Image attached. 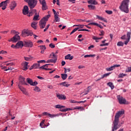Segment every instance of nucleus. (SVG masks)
I'll return each instance as SVG.
<instances>
[{
	"label": "nucleus",
	"instance_id": "nucleus-9",
	"mask_svg": "<svg viewBox=\"0 0 131 131\" xmlns=\"http://www.w3.org/2000/svg\"><path fill=\"white\" fill-rule=\"evenodd\" d=\"M43 115H46V116H49V117H50V118H54V117H57V116H59V114H51L50 113H48V112H43L42 113Z\"/></svg>",
	"mask_w": 131,
	"mask_h": 131
},
{
	"label": "nucleus",
	"instance_id": "nucleus-32",
	"mask_svg": "<svg viewBox=\"0 0 131 131\" xmlns=\"http://www.w3.org/2000/svg\"><path fill=\"white\" fill-rule=\"evenodd\" d=\"M124 76H126V74H123V73H121V74H119V75L118 76V78H123V77H124Z\"/></svg>",
	"mask_w": 131,
	"mask_h": 131
},
{
	"label": "nucleus",
	"instance_id": "nucleus-8",
	"mask_svg": "<svg viewBox=\"0 0 131 131\" xmlns=\"http://www.w3.org/2000/svg\"><path fill=\"white\" fill-rule=\"evenodd\" d=\"M18 40H20V36L18 35V34H16L12 38H11L10 40H9L8 41L10 42L11 41L16 42Z\"/></svg>",
	"mask_w": 131,
	"mask_h": 131
},
{
	"label": "nucleus",
	"instance_id": "nucleus-51",
	"mask_svg": "<svg viewBox=\"0 0 131 131\" xmlns=\"http://www.w3.org/2000/svg\"><path fill=\"white\" fill-rule=\"evenodd\" d=\"M6 4V5H8V4H10V0H6L5 1L2 2V4Z\"/></svg>",
	"mask_w": 131,
	"mask_h": 131
},
{
	"label": "nucleus",
	"instance_id": "nucleus-49",
	"mask_svg": "<svg viewBox=\"0 0 131 131\" xmlns=\"http://www.w3.org/2000/svg\"><path fill=\"white\" fill-rule=\"evenodd\" d=\"M39 48H40L41 50H42L43 51H45L47 49L45 46H39Z\"/></svg>",
	"mask_w": 131,
	"mask_h": 131
},
{
	"label": "nucleus",
	"instance_id": "nucleus-44",
	"mask_svg": "<svg viewBox=\"0 0 131 131\" xmlns=\"http://www.w3.org/2000/svg\"><path fill=\"white\" fill-rule=\"evenodd\" d=\"M90 89V86H88L87 90L84 92V95H88L89 94V92H90V89Z\"/></svg>",
	"mask_w": 131,
	"mask_h": 131
},
{
	"label": "nucleus",
	"instance_id": "nucleus-27",
	"mask_svg": "<svg viewBox=\"0 0 131 131\" xmlns=\"http://www.w3.org/2000/svg\"><path fill=\"white\" fill-rule=\"evenodd\" d=\"M106 42V40H104L102 41V42L103 43V44H101L100 45V47H105V46H109V43H105V42Z\"/></svg>",
	"mask_w": 131,
	"mask_h": 131
},
{
	"label": "nucleus",
	"instance_id": "nucleus-42",
	"mask_svg": "<svg viewBox=\"0 0 131 131\" xmlns=\"http://www.w3.org/2000/svg\"><path fill=\"white\" fill-rule=\"evenodd\" d=\"M105 13L108 15H112V14H113V12L111 10H106Z\"/></svg>",
	"mask_w": 131,
	"mask_h": 131
},
{
	"label": "nucleus",
	"instance_id": "nucleus-57",
	"mask_svg": "<svg viewBox=\"0 0 131 131\" xmlns=\"http://www.w3.org/2000/svg\"><path fill=\"white\" fill-rule=\"evenodd\" d=\"M105 32H104V31H101V33L99 34V35H100V36H103Z\"/></svg>",
	"mask_w": 131,
	"mask_h": 131
},
{
	"label": "nucleus",
	"instance_id": "nucleus-58",
	"mask_svg": "<svg viewBox=\"0 0 131 131\" xmlns=\"http://www.w3.org/2000/svg\"><path fill=\"white\" fill-rule=\"evenodd\" d=\"M47 88H48V89H50V90H52V89H53V85H48V86H47Z\"/></svg>",
	"mask_w": 131,
	"mask_h": 131
},
{
	"label": "nucleus",
	"instance_id": "nucleus-43",
	"mask_svg": "<svg viewBox=\"0 0 131 131\" xmlns=\"http://www.w3.org/2000/svg\"><path fill=\"white\" fill-rule=\"evenodd\" d=\"M90 57H96V55H85L84 58H90Z\"/></svg>",
	"mask_w": 131,
	"mask_h": 131
},
{
	"label": "nucleus",
	"instance_id": "nucleus-41",
	"mask_svg": "<svg viewBox=\"0 0 131 131\" xmlns=\"http://www.w3.org/2000/svg\"><path fill=\"white\" fill-rule=\"evenodd\" d=\"M78 29H79V28H75L74 30H73V31L71 32L70 33V35H71L72 34H73V33H74V32H76V31H77V30H78Z\"/></svg>",
	"mask_w": 131,
	"mask_h": 131
},
{
	"label": "nucleus",
	"instance_id": "nucleus-59",
	"mask_svg": "<svg viewBox=\"0 0 131 131\" xmlns=\"http://www.w3.org/2000/svg\"><path fill=\"white\" fill-rule=\"evenodd\" d=\"M77 22H85V19H77Z\"/></svg>",
	"mask_w": 131,
	"mask_h": 131
},
{
	"label": "nucleus",
	"instance_id": "nucleus-6",
	"mask_svg": "<svg viewBox=\"0 0 131 131\" xmlns=\"http://www.w3.org/2000/svg\"><path fill=\"white\" fill-rule=\"evenodd\" d=\"M117 99L118 100L119 104L121 105H127L128 104V102L126 101V99L125 98H123L122 96L118 95L117 96Z\"/></svg>",
	"mask_w": 131,
	"mask_h": 131
},
{
	"label": "nucleus",
	"instance_id": "nucleus-40",
	"mask_svg": "<svg viewBox=\"0 0 131 131\" xmlns=\"http://www.w3.org/2000/svg\"><path fill=\"white\" fill-rule=\"evenodd\" d=\"M123 45H124V43L122 41H119L117 43L118 47H123Z\"/></svg>",
	"mask_w": 131,
	"mask_h": 131
},
{
	"label": "nucleus",
	"instance_id": "nucleus-29",
	"mask_svg": "<svg viewBox=\"0 0 131 131\" xmlns=\"http://www.w3.org/2000/svg\"><path fill=\"white\" fill-rule=\"evenodd\" d=\"M107 85L111 88L112 90H113L114 89V85L113 84V83L110 82L107 83Z\"/></svg>",
	"mask_w": 131,
	"mask_h": 131
},
{
	"label": "nucleus",
	"instance_id": "nucleus-25",
	"mask_svg": "<svg viewBox=\"0 0 131 131\" xmlns=\"http://www.w3.org/2000/svg\"><path fill=\"white\" fill-rule=\"evenodd\" d=\"M66 60H72L73 59V56H71V54H68L65 56Z\"/></svg>",
	"mask_w": 131,
	"mask_h": 131
},
{
	"label": "nucleus",
	"instance_id": "nucleus-55",
	"mask_svg": "<svg viewBox=\"0 0 131 131\" xmlns=\"http://www.w3.org/2000/svg\"><path fill=\"white\" fill-rule=\"evenodd\" d=\"M49 47L51 48V49H54V48H55V45L51 43L49 45Z\"/></svg>",
	"mask_w": 131,
	"mask_h": 131
},
{
	"label": "nucleus",
	"instance_id": "nucleus-7",
	"mask_svg": "<svg viewBox=\"0 0 131 131\" xmlns=\"http://www.w3.org/2000/svg\"><path fill=\"white\" fill-rule=\"evenodd\" d=\"M24 46L27 48H32L33 47V42L31 40L25 41Z\"/></svg>",
	"mask_w": 131,
	"mask_h": 131
},
{
	"label": "nucleus",
	"instance_id": "nucleus-60",
	"mask_svg": "<svg viewBox=\"0 0 131 131\" xmlns=\"http://www.w3.org/2000/svg\"><path fill=\"white\" fill-rule=\"evenodd\" d=\"M70 103H72L73 104H75V103H77V101H76L74 100H71L70 101Z\"/></svg>",
	"mask_w": 131,
	"mask_h": 131
},
{
	"label": "nucleus",
	"instance_id": "nucleus-36",
	"mask_svg": "<svg viewBox=\"0 0 131 131\" xmlns=\"http://www.w3.org/2000/svg\"><path fill=\"white\" fill-rule=\"evenodd\" d=\"M34 69H37V68H39V66H40V64L39 63H34L33 64Z\"/></svg>",
	"mask_w": 131,
	"mask_h": 131
},
{
	"label": "nucleus",
	"instance_id": "nucleus-5",
	"mask_svg": "<svg viewBox=\"0 0 131 131\" xmlns=\"http://www.w3.org/2000/svg\"><path fill=\"white\" fill-rule=\"evenodd\" d=\"M130 35H131V32H127V36L125 35H124L121 37V39H126V40L124 41V43L126 46L128 43V42H129V40H130Z\"/></svg>",
	"mask_w": 131,
	"mask_h": 131
},
{
	"label": "nucleus",
	"instance_id": "nucleus-56",
	"mask_svg": "<svg viewBox=\"0 0 131 131\" xmlns=\"http://www.w3.org/2000/svg\"><path fill=\"white\" fill-rule=\"evenodd\" d=\"M37 63H47V62H46V60H38L37 61Z\"/></svg>",
	"mask_w": 131,
	"mask_h": 131
},
{
	"label": "nucleus",
	"instance_id": "nucleus-10",
	"mask_svg": "<svg viewBox=\"0 0 131 131\" xmlns=\"http://www.w3.org/2000/svg\"><path fill=\"white\" fill-rule=\"evenodd\" d=\"M23 14L24 15H29V8H28V6H25L23 9Z\"/></svg>",
	"mask_w": 131,
	"mask_h": 131
},
{
	"label": "nucleus",
	"instance_id": "nucleus-19",
	"mask_svg": "<svg viewBox=\"0 0 131 131\" xmlns=\"http://www.w3.org/2000/svg\"><path fill=\"white\" fill-rule=\"evenodd\" d=\"M28 64H29V62H28L25 61L24 62L23 70H24V71H26V70H27V69H28V68H27L28 66Z\"/></svg>",
	"mask_w": 131,
	"mask_h": 131
},
{
	"label": "nucleus",
	"instance_id": "nucleus-11",
	"mask_svg": "<svg viewBox=\"0 0 131 131\" xmlns=\"http://www.w3.org/2000/svg\"><path fill=\"white\" fill-rule=\"evenodd\" d=\"M18 88L19 90L22 92L23 94L26 95V96H29V93L27 91H26V89L23 88L22 86L18 85Z\"/></svg>",
	"mask_w": 131,
	"mask_h": 131
},
{
	"label": "nucleus",
	"instance_id": "nucleus-37",
	"mask_svg": "<svg viewBox=\"0 0 131 131\" xmlns=\"http://www.w3.org/2000/svg\"><path fill=\"white\" fill-rule=\"evenodd\" d=\"M110 74H111V73H107L106 74H104L101 76V78L103 79V78H105V77H107V76H109Z\"/></svg>",
	"mask_w": 131,
	"mask_h": 131
},
{
	"label": "nucleus",
	"instance_id": "nucleus-23",
	"mask_svg": "<svg viewBox=\"0 0 131 131\" xmlns=\"http://www.w3.org/2000/svg\"><path fill=\"white\" fill-rule=\"evenodd\" d=\"M96 17L97 19H99V20H101V21H103L104 22L107 23V19H106V18H104L103 17L100 16L99 15H96Z\"/></svg>",
	"mask_w": 131,
	"mask_h": 131
},
{
	"label": "nucleus",
	"instance_id": "nucleus-28",
	"mask_svg": "<svg viewBox=\"0 0 131 131\" xmlns=\"http://www.w3.org/2000/svg\"><path fill=\"white\" fill-rule=\"evenodd\" d=\"M27 81L29 84H30V85H32V83H33L32 79H30V78H27Z\"/></svg>",
	"mask_w": 131,
	"mask_h": 131
},
{
	"label": "nucleus",
	"instance_id": "nucleus-53",
	"mask_svg": "<svg viewBox=\"0 0 131 131\" xmlns=\"http://www.w3.org/2000/svg\"><path fill=\"white\" fill-rule=\"evenodd\" d=\"M1 69H3V70H5V71H6V70L8 69H7V67L3 66H1Z\"/></svg>",
	"mask_w": 131,
	"mask_h": 131
},
{
	"label": "nucleus",
	"instance_id": "nucleus-1",
	"mask_svg": "<svg viewBox=\"0 0 131 131\" xmlns=\"http://www.w3.org/2000/svg\"><path fill=\"white\" fill-rule=\"evenodd\" d=\"M122 114H124V111H119L116 114L114 121L113 122L112 127V131L117 130V129L120 127V125H118V123H119V117H120V116L122 115Z\"/></svg>",
	"mask_w": 131,
	"mask_h": 131
},
{
	"label": "nucleus",
	"instance_id": "nucleus-46",
	"mask_svg": "<svg viewBox=\"0 0 131 131\" xmlns=\"http://www.w3.org/2000/svg\"><path fill=\"white\" fill-rule=\"evenodd\" d=\"M88 25H95V26H98L99 24L97 23H89Z\"/></svg>",
	"mask_w": 131,
	"mask_h": 131
},
{
	"label": "nucleus",
	"instance_id": "nucleus-47",
	"mask_svg": "<svg viewBox=\"0 0 131 131\" xmlns=\"http://www.w3.org/2000/svg\"><path fill=\"white\" fill-rule=\"evenodd\" d=\"M34 91H35V92H40V89L38 86H36L35 89H34Z\"/></svg>",
	"mask_w": 131,
	"mask_h": 131
},
{
	"label": "nucleus",
	"instance_id": "nucleus-63",
	"mask_svg": "<svg viewBox=\"0 0 131 131\" xmlns=\"http://www.w3.org/2000/svg\"><path fill=\"white\" fill-rule=\"evenodd\" d=\"M31 27L34 28V29H36V26L35 25L31 24Z\"/></svg>",
	"mask_w": 131,
	"mask_h": 131
},
{
	"label": "nucleus",
	"instance_id": "nucleus-54",
	"mask_svg": "<svg viewBox=\"0 0 131 131\" xmlns=\"http://www.w3.org/2000/svg\"><path fill=\"white\" fill-rule=\"evenodd\" d=\"M24 59L26 61H30L31 57H24Z\"/></svg>",
	"mask_w": 131,
	"mask_h": 131
},
{
	"label": "nucleus",
	"instance_id": "nucleus-17",
	"mask_svg": "<svg viewBox=\"0 0 131 131\" xmlns=\"http://www.w3.org/2000/svg\"><path fill=\"white\" fill-rule=\"evenodd\" d=\"M17 7V3L15 1H13L10 4V9L13 10H15V8Z\"/></svg>",
	"mask_w": 131,
	"mask_h": 131
},
{
	"label": "nucleus",
	"instance_id": "nucleus-48",
	"mask_svg": "<svg viewBox=\"0 0 131 131\" xmlns=\"http://www.w3.org/2000/svg\"><path fill=\"white\" fill-rule=\"evenodd\" d=\"M102 38H103V37H98L96 36H94L93 37V39H102Z\"/></svg>",
	"mask_w": 131,
	"mask_h": 131
},
{
	"label": "nucleus",
	"instance_id": "nucleus-64",
	"mask_svg": "<svg viewBox=\"0 0 131 131\" xmlns=\"http://www.w3.org/2000/svg\"><path fill=\"white\" fill-rule=\"evenodd\" d=\"M11 48H13V49H17V45H14L13 44L11 45Z\"/></svg>",
	"mask_w": 131,
	"mask_h": 131
},
{
	"label": "nucleus",
	"instance_id": "nucleus-35",
	"mask_svg": "<svg viewBox=\"0 0 131 131\" xmlns=\"http://www.w3.org/2000/svg\"><path fill=\"white\" fill-rule=\"evenodd\" d=\"M115 68L114 66H111L110 68H107L106 69V71H112V70H114Z\"/></svg>",
	"mask_w": 131,
	"mask_h": 131
},
{
	"label": "nucleus",
	"instance_id": "nucleus-4",
	"mask_svg": "<svg viewBox=\"0 0 131 131\" xmlns=\"http://www.w3.org/2000/svg\"><path fill=\"white\" fill-rule=\"evenodd\" d=\"M27 3L30 9H34L37 5V0H25Z\"/></svg>",
	"mask_w": 131,
	"mask_h": 131
},
{
	"label": "nucleus",
	"instance_id": "nucleus-26",
	"mask_svg": "<svg viewBox=\"0 0 131 131\" xmlns=\"http://www.w3.org/2000/svg\"><path fill=\"white\" fill-rule=\"evenodd\" d=\"M54 19H55V22H60V18H59L58 14H55L54 15Z\"/></svg>",
	"mask_w": 131,
	"mask_h": 131
},
{
	"label": "nucleus",
	"instance_id": "nucleus-12",
	"mask_svg": "<svg viewBox=\"0 0 131 131\" xmlns=\"http://www.w3.org/2000/svg\"><path fill=\"white\" fill-rule=\"evenodd\" d=\"M56 97L58 98L59 100H66V96L63 95V94H56Z\"/></svg>",
	"mask_w": 131,
	"mask_h": 131
},
{
	"label": "nucleus",
	"instance_id": "nucleus-24",
	"mask_svg": "<svg viewBox=\"0 0 131 131\" xmlns=\"http://www.w3.org/2000/svg\"><path fill=\"white\" fill-rule=\"evenodd\" d=\"M60 85H62V86H66V88H68V86H70V84L67 83V82H63L60 83Z\"/></svg>",
	"mask_w": 131,
	"mask_h": 131
},
{
	"label": "nucleus",
	"instance_id": "nucleus-2",
	"mask_svg": "<svg viewBox=\"0 0 131 131\" xmlns=\"http://www.w3.org/2000/svg\"><path fill=\"white\" fill-rule=\"evenodd\" d=\"M128 3H129V0H123L121 5L119 7V9L121 12H124L127 14L129 10H128Z\"/></svg>",
	"mask_w": 131,
	"mask_h": 131
},
{
	"label": "nucleus",
	"instance_id": "nucleus-16",
	"mask_svg": "<svg viewBox=\"0 0 131 131\" xmlns=\"http://www.w3.org/2000/svg\"><path fill=\"white\" fill-rule=\"evenodd\" d=\"M36 9H33V8L31 9V11H29V14H28V17L32 16L33 14H35V15H37V13H36Z\"/></svg>",
	"mask_w": 131,
	"mask_h": 131
},
{
	"label": "nucleus",
	"instance_id": "nucleus-20",
	"mask_svg": "<svg viewBox=\"0 0 131 131\" xmlns=\"http://www.w3.org/2000/svg\"><path fill=\"white\" fill-rule=\"evenodd\" d=\"M8 6V5H7L6 4H5V3L1 2L0 3V8L2 7V10H6L7 9V6Z\"/></svg>",
	"mask_w": 131,
	"mask_h": 131
},
{
	"label": "nucleus",
	"instance_id": "nucleus-34",
	"mask_svg": "<svg viewBox=\"0 0 131 131\" xmlns=\"http://www.w3.org/2000/svg\"><path fill=\"white\" fill-rule=\"evenodd\" d=\"M84 26V25H75L73 26L74 27H78L77 28H83V27Z\"/></svg>",
	"mask_w": 131,
	"mask_h": 131
},
{
	"label": "nucleus",
	"instance_id": "nucleus-38",
	"mask_svg": "<svg viewBox=\"0 0 131 131\" xmlns=\"http://www.w3.org/2000/svg\"><path fill=\"white\" fill-rule=\"evenodd\" d=\"M88 7L89 8L90 10H95V9H96V6L92 5H88Z\"/></svg>",
	"mask_w": 131,
	"mask_h": 131
},
{
	"label": "nucleus",
	"instance_id": "nucleus-18",
	"mask_svg": "<svg viewBox=\"0 0 131 131\" xmlns=\"http://www.w3.org/2000/svg\"><path fill=\"white\" fill-rule=\"evenodd\" d=\"M16 48L17 49H19V48H23L24 46V44L23 43V41H19L18 43L16 44Z\"/></svg>",
	"mask_w": 131,
	"mask_h": 131
},
{
	"label": "nucleus",
	"instance_id": "nucleus-30",
	"mask_svg": "<svg viewBox=\"0 0 131 131\" xmlns=\"http://www.w3.org/2000/svg\"><path fill=\"white\" fill-rule=\"evenodd\" d=\"M49 65H51L50 64H46L41 67H40L39 68V69H43L44 70H46V69H47V68L46 67H48V66H49Z\"/></svg>",
	"mask_w": 131,
	"mask_h": 131
},
{
	"label": "nucleus",
	"instance_id": "nucleus-13",
	"mask_svg": "<svg viewBox=\"0 0 131 131\" xmlns=\"http://www.w3.org/2000/svg\"><path fill=\"white\" fill-rule=\"evenodd\" d=\"M41 5H42V10L43 11H46V10H48V6H47V3L46 1H42V2L40 3Z\"/></svg>",
	"mask_w": 131,
	"mask_h": 131
},
{
	"label": "nucleus",
	"instance_id": "nucleus-21",
	"mask_svg": "<svg viewBox=\"0 0 131 131\" xmlns=\"http://www.w3.org/2000/svg\"><path fill=\"white\" fill-rule=\"evenodd\" d=\"M88 3L91 5H98V2L96 0H89Z\"/></svg>",
	"mask_w": 131,
	"mask_h": 131
},
{
	"label": "nucleus",
	"instance_id": "nucleus-3",
	"mask_svg": "<svg viewBox=\"0 0 131 131\" xmlns=\"http://www.w3.org/2000/svg\"><path fill=\"white\" fill-rule=\"evenodd\" d=\"M51 17V15L49 14L47 16L44 17L39 21V26L40 28H45L46 27V24H47V21L49 20V18Z\"/></svg>",
	"mask_w": 131,
	"mask_h": 131
},
{
	"label": "nucleus",
	"instance_id": "nucleus-22",
	"mask_svg": "<svg viewBox=\"0 0 131 131\" xmlns=\"http://www.w3.org/2000/svg\"><path fill=\"white\" fill-rule=\"evenodd\" d=\"M55 59H48L46 63H55L57 61V57H55L54 58Z\"/></svg>",
	"mask_w": 131,
	"mask_h": 131
},
{
	"label": "nucleus",
	"instance_id": "nucleus-45",
	"mask_svg": "<svg viewBox=\"0 0 131 131\" xmlns=\"http://www.w3.org/2000/svg\"><path fill=\"white\" fill-rule=\"evenodd\" d=\"M88 25H95V26H98L99 24L97 23H89Z\"/></svg>",
	"mask_w": 131,
	"mask_h": 131
},
{
	"label": "nucleus",
	"instance_id": "nucleus-15",
	"mask_svg": "<svg viewBox=\"0 0 131 131\" xmlns=\"http://www.w3.org/2000/svg\"><path fill=\"white\" fill-rule=\"evenodd\" d=\"M19 82H20L21 84H23L24 85H28V84L25 81V78L23 77H20Z\"/></svg>",
	"mask_w": 131,
	"mask_h": 131
},
{
	"label": "nucleus",
	"instance_id": "nucleus-39",
	"mask_svg": "<svg viewBox=\"0 0 131 131\" xmlns=\"http://www.w3.org/2000/svg\"><path fill=\"white\" fill-rule=\"evenodd\" d=\"M38 17H39V15L35 14L33 17V20H34V21H37V20H38Z\"/></svg>",
	"mask_w": 131,
	"mask_h": 131
},
{
	"label": "nucleus",
	"instance_id": "nucleus-52",
	"mask_svg": "<svg viewBox=\"0 0 131 131\" xmlns=\"http://www.w3.org/2000/svg\"><path fill=\"white\" fill-rule=\"evenodd\" d=\"M37 84H38V83L37 81H35V82H33L32 85L33 86H35L36 85H37Z\"/></svg>",
	"mask_w": 131,
	"mask_h": 131
},
{
	"label": "nucleus",
	"instance_id": "nucleus-14",
	"mask_svg": "<svg viewBox=\"0 0 131 131\" xmlns=\"http://www.w3.org/2000/svg\"><path fill=\"white\" fill-rule=\"evenodd\" d=\"M23 33H24V34H27V36H32V35H33V33L29 30H25Z\"/></svg>",
	"mask_w": 131,
	"mask_h": 131
},
{
	"label": "nucleus",
	"instance_id": "nucleus-31",
	"mask_svg": "<svg viewBox=\"0 0 131 131\" xmlns=\"http://www.w3.org/2000/svg\"><path fill=\"white\" fill-rule=\"evenodd\" d=\"M61 78L63 80H65L67 78V74H61Z\"/></svg>",
	"mask_w": 131,
	"mask_h": 131
},
{
	"label": "nucleus",
	"instance_id": "nucleus-33",
	"mask_svg": "<svg viewBox=\"0 0 131 131\" xmlns=\"http://www.w3.org/2000/svg\"><path fill=\"white\" fill-rule=\"evenodd\" d=\"M55 107L56 109H62V108L65 107V106H64L63 105H59V104H57V105H55Z\"/></svg>",
	"mask_w": 131,
	"mask_h": 131
},
{
	"label": "nucleus",
	"instance_id": "nucleus-50",
	"mask_svg": "<svg viewBox=\"0 0 131 131\" xmlns=\"http://www.w3.org/2000/svg\"><path fill=\"white\" fill-rule=\"evenodd\" d=\"M11 34H15L16 33H17L16 34H19V32H16V31L13 30L11 31Z\"/></svg>",
	"mask_w": 131,
	"mask_h": 131
},
{
	"label": "nucleus",
	"instance_id": "nucleus-61",
	"mask_svg": "<svg viewBox=\"0 0 131 131\" xmlns=\"http://www.w3.org/2000/svg\"><path fill=\"white\" fill-rule=\"evenodd\" d=\"M94 48H95V46H94V45H91V46H90L88 48V49H89V50H92V49H94Z\"/></svg>",
	"mask_w": 131,
	"mask_h": 131
},
{
	"label": "nucleus",
	"instance_id": "nucleus-62",
	"mask_svg": "<svg viewBox=\"0 0 131 131\" xmlns=\"http://www.w3.org/2000/svg\"><path fill=\"white\" fill-rule=\"evenodd\" d=\"M13 68L10 67H8L7 69L5 70V71H8L9 70H13Z\"/></svg>",
	"mask_w": 131,
	"mask_h": 131
}]
</instances>
